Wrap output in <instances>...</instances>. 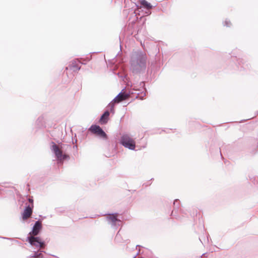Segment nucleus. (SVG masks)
Instances as JSON below:
<instances>
[{"instance_id": "nucleus-1", "label": "nucleus", "mask_w": 258, "mask_h": 258, "mask_svg": "<svg viewBox=\"0 0 258 258\" xmlns=\"http://www.w3.org/2000/svg\"><path fill=\"white\" fill-rule=\"evenodd\" d=\"M147 56L145 54L141 53L139 54L137 57V60L133 63L134 69L136 70L145 69L146 65Z\"/></svg>"}, {"instance_id": "nucleus-2", "label": "nucleus", "mask_w": 258, "mask_h": 258, "mask_svg": "<svg viewBox=\"0 0 258 258\" xmlns=\"http://www.w3.org/2000/svg\"><path fill=\"white\" fill-rule=\"evenodd\" d=\"M120 143L125 148L130 150H135L136 142L135 140L128 135H123L121 137Z\"/></svg>"}, {"instance_id": "nucleus-3", "label": "nucleus", "mask_w": 258, "mask_h": 258, "mask_svg": "<svg viewBox=\"0 0 258 258\" xmlns=\"http://www.w3.org/2000/svg\"><path fill=\"white\" fill-rule=\"evenodd\" d=\"M130 95L128 94L121 92L111 102L108 107L110 108L111 111H114V105L116 103H118L122 101L125 100L130 97Z\"/></svg>"}, {"instance_id": "nucleus-4", "label": "nucleus", "mask_w": 258, "mask_h": 258, "mask_svg": "<svg viewBox=\"0 0 258 258\" xmlns=\"http://www.w3.org/2000/svg\"><path fill=\"white\" fill-rule=\"evenodd\" d=\"M52 149L54 152L57 159L61 161L63 160L67 159L69 158V156L66 154H62V150L59 148V147L52 143Z\"/></svg>"}, {"instance_id": "nucleus-5", "label": "nucleus", "mask_w": 258, "mask_h": 258, "mask_svg": "<svg viewBox=\"0 0 258 258\" xmlns=\"http://www.w3.org/2000/svg\"><path fill=\"white\" fill-rule=\"evenodd\" d=\"M29 243L32 245L38 247H43L44 243L41 242L38 237H35L33 236H30L28 237Z\"/></svg>"}, {"instance_id": "nucleus-6", "label": "nucleus", "mask_w": 258, "mask_h": 258, "mask_svg": "<svg viewBox=\"0 0 258 258\" xmlns=\"http://www.w3.org/2000/svg\"><path fill=\"white\" fill-rule=\"evenodd\" d=\"M90 130L93 133L97 134L101 136L102 138H106L107 136L105 133L102 130V129L98 125H92L90 127Z\"/></svg>"}, {"instance_id": "nucleus-7", "label": "nucleus", "mask_w": 258, "mask_h": 258, "mask_svg": "<svg viewBox=\"0 0 258 258\" xmlns=\"http://www.w3.org/2000/svg\"><path fill=\"white\" fill-rule=\"evenodd\" d=\"M33 208L34 206L32 205H28L26 206L23 213H22V219L23 220H27L31 216Z\"/></svg>"}, {"instance_id": "nucleus-8", "label": "nucleus", "mask_w": 258, "mask_h": 258, "mask_svg": "<svg viewBox=\"0 0 258 258\" xmlns=\"http://www.w3.org/2000/svg\"><path fill=\"white\" fill-rule=\"evenodd\" d=\"M41 228V222L39 221H36L33 227L32 231L29 233V235L33 236L38 235Z\"/></svg>"}, {"instance_id": "nucleus-9", "label": "nucleus", "mask_w": 258, "mask_h": 258, "mask_svg": "<svg viewBox=\"0 0 258 258\" xmlns=\"http://www.w3.org/2000/svg\"><path fill=\"white\" fill-rule=\"evenodd\" d=\"M139 3L140 4L141 6L139 7L138 6H137V10L140 9L142 7L148 10L152 9L153 7L151 4L146 0H141L139 2Z\"/></svg>"}, {"instance_id": "nucleus-10", "label": "nucleus", "mask_w": 258, "mask_h": 258, "mask_svg": "<svg viewBox=\"0 0 258 258\" xmlns=\"http://www.w3.org/2000/svg\"><path fill=\"white\" fill-rule=\"evenodd\" d=\"M117 214H109L107 216V219L110 222L115 224L116 222L119 221L117 219Z\"/></svg>"}, {"instance_id": "nucleus-11", "label": "nucleus", "mask_w": 258, "mask_h": 258, "mask_svg": "<svg viewBox=\"0 0 258 258\" xmlns=\"http://www.w3.org/2000/svg\"><path fill=\"white\" fill-rule=\"evenodd\" d=\"M109 115V112L108 111H105L104 114L101 116L100 122H101V123H107L108 117Z\"/></svg>"}, {"instance_id": "nucleus-12", "label": "nucleus", "mask_w": 258, "mask_h": 258, "mask_svg": "<svg viewBox=\"0 0 258 258\" xmlns=\"http://www.w3.org/2000/svg\"><path fill=\"white\" fill-rule=\"evenodd\" d=\"M28 201L30 203V204L29 205H32L33 206H34V205H33V200L32 198H29Z\"/></svg>"}, {"instance_id": "nucleus-13", "label": "nucleus", "mask_w": 258, "mask_h": 258, "mask_svg": "<svg viewBox=\"0 0 258 258\" xmlns=\"http://www.w3.org/2000/svg\"><path fill=\"white\" fill-rule=\"evenodd\" d=\"M225 24H226L227 26H229L231 25V24H230H230H228V21H226L225 22Z\"/></svg>"}, {"instance_id": "nucleus-14", "label": "nucleus", "mask_w": 258, "mask_h": 258, "mask_svg": "<svg viewBox=\"0 0 258 258\" xmlns=\"http://www.w3.org/2000/svg\"><path fill=\"white\" fill-rule=\"evenodd\" d=\"M176 201V200H174V204H175V202Z\"/></svg>"}]
</instances>
